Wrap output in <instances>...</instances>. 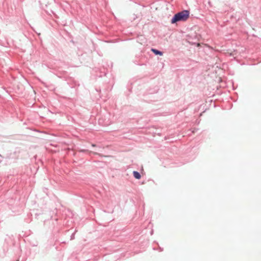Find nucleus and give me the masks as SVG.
<instances>
[{
  "instance_id": "nucleus-1",
  "label": "nucleus",
  "mask_w": 261,
  "mask_h": 261,
  "mask_svg": "<svg viewBox=\"0 0 261 261\" xmlns=\"http://www.w3.org/2000/svg\"><path fill=\"white\" fill-rule=\"evenodd\" d=\"M190 12L188 10H184L176 14L171 19L172 23H176L177 21H186L189 17Z\"/></svg>"
},
{
  "instance_id": "nucleus-2",
  "label": "nucleus",
  "mask_w": 261,
  "mask_h": 261,
  "mask_svg": "<svg viewBox=\"0 0 261 261\" xmlns=\"http://www.w3.org/2000/svg\"><path fill=\"white\" fill-rule=\"evenodd\" d=\"M133 175H134V176L136 178V179H140L141 178V175L140 174V173L137 172V171H134L133 172Z\"/></svg>"
},
{
  "instance_id": "nucleus-3",
  "label": "nucleus",
  "mask_w": 261,
  "mask_h": 261,
  "mask_svg": "<svg viewBox=\"0 0 261 261\" xmlns=\"http://www.w3.org/2000/svg\"><path fill=\"white\" fill-rule=\"evenodd\" d=\"M151 51L153 53H154L155 55H159L160 56H162L163 55V53L161 51H159L158 50H156L155 49H153L152 48V49H151Z\"/></svg>"
},
{
  "instance_id": "nucleus-4",
  "label": "nucleus",
  "mask_w": 261,
  "mask_h": 261,
  "mask_svg": "<svg viewBox=\"0 0 261 261\" xmlns=\"http://www.w3.org/2000/svg\"><path fill=\"white\" fill-rule=\"evenodd\" d=\"M92 146L94 147V146H95V144H92Z\"/></svg>"
}]
</instances>
